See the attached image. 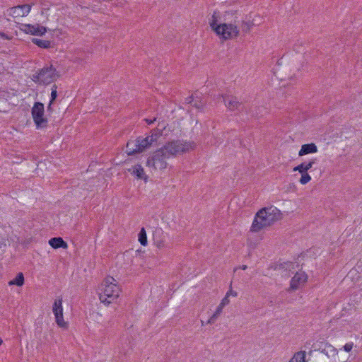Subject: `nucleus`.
Here are the masks:
<instances>
[{"mask_svg": "<svg viewBox=\"0 0 362 362\" xmlns=\"http://www.w3.org/2000/svg\"><path fill=\"white\" fill-rule=\"evenodd\" d=\"M185 101H186V103H188V104H191V105H193V103H194V98H193V95H192V96H189V97L185 99Z\"/></svg>", "mask_w": 362, "mask_h": 362, "instance_id": "obj_35", "label": "nucleus"}, {"mask_svg": "<svg viewBox=\"0 0 362 362\" xmlns=\"http://www.w3.org/2000/svg\"><path fill=\"white\" fill-rule=\"evenodd\" d=\"M156 120V119L154 117L153 119H145V121L148 124H153L155 121Z\"/></svg>", "mask_w": 362, "mask_h": 362, "instance_id": "obj_37", "label": "nucleus"}, {"mask_svg": "<svg viewBox=\"0 0 362 362\" xmlns=\"http://www.w3.org/2000/svg\"><path fill=\"white\" fill-rule=\"evenodd\" d=\"M49 245L54 248H67V243L60 237L58 238H52L49 240Z\"/></svg>", "mask_w": 362, "mask_h": 362, "instance_id": "obj_18", "label": "nucleus"}, {"mask_svg": "<svg viewBox=\"0 0 362 362\" xmlns=\"http://www.w3.org/2000/svg\"><path fill=\"white\" fill-rule=\"evenodd\" d=\"M301 177L300 178V183L301 185H305L311 180V177L308 173H302Z\"/></svg>", "mask_w": 362, "mask_h": 362, "instance_id": "obj_25", "label": "nucleus"}, {"mask_svg": "<svg viewBox=\"0 0 362 362\" xmlns=\"http://www.w3.org/2000/svg\"><path fill=\"white\" fill-rule=\"evenodd\" d=\"M317 151V146L313 144H303L301 146L300 150L298 152L299 156H303L304 155L308 154V153H314Z\"/></svg>", "mask_w": 362, "mask_h": 362, "instance_id": "obj_16", "label": "nucleus"}, {"mask_svg": "<svg viewBox=\"0 0 362 362\" xmlns=\"http://www.w3.org/2000/svg\"><path fill=\"white\" fill-rule=\"evenodd\" d=\"M57 96V86L54 85L52 88V93H51V103H53V102L55 100Z\"/></svg>", "mask_w": 362, "mask_h": 362, "instance_id": "obj_28", "label": "nucleus"}, {"mask_svg": "<svg viewBox=\"0 0 362 362\" xmlns=\"http://www.w3.org/2000/svg\"><path fill=\"white\" fill-rule=\"evenodd\" d=\"M156 244L158 248H162L165 246L163 240H156Z\"/></svg>", "mask_w": 362, "mask_h": 362, "instance_id": "obj_34", "label": "nucleus"}, {"mask_svg": "<svg viewBox=\"0 0 362 362\" xmlns=\"http://www.w3.org/2000/svg\"><path fill=\"white\" fill-rule=\"evenodd\" d=\"M57 74L56 69L52 66L44 67L33 75L32 79L39 84L47 85L57 79Z\"/></svg>", "mask_w": 362, "mask_h": 362, "instance_id": "obj_6", "label": "nucleus"}, {"mask_svg": "<svg viewBox=\"0 0 362 362\" xmlns=\"http://www.w3.org/2000/svg\"><path fill=\"white\" fill-rule=\"evenodd\" d=\"M281 218L282 214L276 207L271 206L262 208L255 214L250 231L257 233L265 228L272 226Z\"/></svg>", "mask_w": 362, "mask_h": 362, "instance_id": "obj_1", "label": "nucleus"}, {"mask_svg": "<svg viewBox=\"0 0 362 362\" xmlns=\"http://www.w3.org/2000/svg\"><path fill=\"white\" fill-rule=\"evenodd\" d=\"M160 136V129H153L151 131V134L146 138H137L139 144L140 152L141 153L149 148L153 143L157 141Z\"/></svg>", "mask_w": 362, "mask_h": 362, "instance_id": "obj_8", "label": "nucleus"}, {"mask_svg": "<svg viewBox=\"0 0 362 362\" xmlns=\"http://www.w3.org/2000/svg\"><path fill=\"white\" fill-rule=\"evenodd\" d=\"M226 107L230 111L243 110V105L238 98L233 95L223 96Z\"/></svg>", "mask_w": 362, "mask_h": 362, "instance_id": "obj_12", "label": "nucleus"}, {"mask_svg": "<svg viewBox=\"0 0 362 362\" xmlns=\"http://www.w3.org/2000/svg\"><path fill=\"white\" fill-rule=\"evenodd\" d=\"M222 310H223V308H221V307H219L218 305V307L216 308V311L212 315V316L209 319V320L207 321V323L208 324H214L216 320L218 318V317L222 313Z\"/></svg>", "mask_w": 362, "mask_h": 362, "instance_id": "obj_23", "label": "nucleus"}, {"mask_svg": "<svg viewBox=\"0 0 362 362\" xmlns=\"http://www.w3.org/2000/svg\"><path fill=\"white\" fill-rule=\"evenodd\" d=\"M8 240L5 238L0 236V254L4 251V248L7 245Z\"/></svg>", "mask_w": 362, "mask_h": 362, "instance_id": "obj_27", "label": "nucleus"}, {"mask_svg": "<svg viewBox=\"0 0 362 362\" xmlns=\"http://www.w3.org/2000/svg\"><path fill=\"white\" fill-rule=\"evenodd\" d=\"M32 42L41 48H49L51 46V42L49 40L33 38Z\"/></svg>", "mask_w": 362, "mask_h": 362, "instance_id": "obj_20", "label": "nucleus"}, {"mask_svg": "<svg viewBox=\"0 0 362 362\" xmlns=\"http://www.w3.org/2000/svg\"><path fill=\"white\" fill-rule=\"evenodd\" d=\"M319 349L321 353L327 356L328 358H334L338 353L337 349L329 344H322L320 346Z\"/></svg>", "mask_w": 362, "mask_h": 362, "instance_id": "obj_14", "label": "nucleus"}, {"mask_svg": "<svg viewBox=\"0 0 362 362\" xmlns=\"http://www.w3.org/2000/svg\"><path fill=\"white\" fill-rule=\"evenodd\" d=\"M228 296H233L234 297H236L238 296V293L236 291H233L231 288L226 293Z\"/></svg>", "mask_w": 362, "mask_h": 362, "instance_id": "obj_33", "label": "nucleus"}, {"mask_svg": "<svg viewBox=\"0 0 362 362\" xmlns=\"http://www.w3.org/2000/svg\"><path fill=\"white\" fill-rule=\"evenodd\" d=\"M126 153L129 155H134L141 153L138 139L129 140L126 146Z\"/></svg>", "mask_w": 362, "mask_h": 362, "instance_id": "obj_13", "label": "nucleus"}, {"mask_svg": "<svg viewBox=\"0 0 362 362\" xmlns=\"http://www.w3.org/2000/svg\"><path fill=\"white\" fill-rule=\"evenodd\" d=\"M24 284V276L23 273H18L16 276L11 281H9V285H16L21 286Z\"/></svg>", "mask_w": 362, "mask_h": 362, "instance_id": "obj_21", "label": "nucleus"}, {"mask_svg": "<svg viewBox=\"0 0 362 362\" xmlns=\"http://www.w3.org/2000/svg\"><path fill=\"white\" fill-rule=\"evenodd\" d=\"M0 37L6 40H11V38L8 37L6 33L0 32Z\"/></svg>", "mask_w": 362, "mask_h": 362, "instance_id": "obj_36", "label": "nucleus"}, {"mask_svg": "<svg viewBox=\"0 0 362 362\" xmlns=\"http://www.w3.org/2000/svg\"><path fill=\"white\" fill-rule=\"evenodd\" d=\"M165 129V124L164 122L158 123V127L155 129H160V136L163 131Z\"/></svg>", "mask_w": 362, "mask_h": 362, "instance_id": "obj_32", "label": "nucleus"}, {"mask_svg": "<svg viewBox=\"0 0 362 362\" xmlns=\"http://www.w3.org/2000/svg\"><path fill=\"white\" fill-rule=\"evenodd\" d=\"M56 322L60 327L63 328L67 327V323L64 320L63 314L62 315L55 316Z\"/></svg>", "mask_w": 362, "mask_h": 362, "instance_id": "obj_26", "label": "nucleus"}, {"mask_svg": "<svg viewBox=\"0 0 362 362\" xmlns=\"http://www.w3.org/2000/svg\"><path fill=\"white\" fill-rule=\"evenodd\" d=\"M308 276L304 272H296L291 280L290 288L297 290L307 281Z\"/></svg>", "mask_w": 362, "mask_h": 362, "instance_id": "obj_11", "label": "nucleus"}, {"mask_svg": "<svg viewBox=\"0 0 362 362\" xmlns=\"http://www.w3.org/2000/svg\"><path fill=\"white\" fill-rule=\"evenodd\" d=\"M169 158L170 156L162 147L153 152V154L148 158L146 166L155 170H164L167 168L168 163L166 160Z\"/></svg>", "mask_w": 362, "mask_h": 362, "instance_id": "obj_5", "label": "nucleus"}, {"mask_svg": "<svg viewBox=\"0 0 362 362\" xmlns=\"http://www.w3.org/2000/svg\"><path fill=\"white\" fill-rule=\"evenodd\" d=\"M52 310L54 316H59L63 314L62 298H59L54 301Z\"/></svg>", "mask_w": 362, "mask_h": 362, "instance_id": "obj_19", "label": "nucleus"}, {"mask_svg": "<svg viewBox=\"0 0 362 362\" xmlns=\"http://www.w3.org/2000/svg\"><path fill=\"white\" fill-rule=\"evenodd\" d=\"M52 103H51V102L49 101V105L47 106V110L48 111H52Z\"/></svg>", "mask_w": 362, "mask_h": 362, "instance_id": "obj_38", "label": "nucleus"}, {"mask_svg": "<svg viewBox=\"0 0 362 362\" xmlns=\"http://www.w3.org/2000/svg\"><path fill=\"white\" fill-rule=\"evenodd\" d=\"M229 296L227 295L225 296V297L222 299L221 303L218 305L219 307L221 308H223L224 306L228 305L230 303V300L228 299Z\"/></svg>", "mask_w": 362, "mask_h": 362, "instance_id": "obj_29", "label": "nucleus"}, {"mask_svg": "<svg viewBox=\"0 0 362 362\" xmlns=\"http://www.w3.org/2000/svg\"><path fill=\"white\" fill-rule=\"evenodd\" d=\"M201 323H202V325H204V321H201Z\"/></svg>", "mask_w": 362, "mask_h": 362, "instance_id": "obj_41", "label": "nucleus"}, {"mask_svg": "<svg viewBox=\"0 0 362 362\" xmlns=\"http://www.w3.org/2000/svg\"><path fill=\"white\" fill-rule=\"evenodd\" d=\"M204 105V103H202L201 100H195L193 103L192 106L195 107L197 109H200L203 107Z\"/></svg>", "mask_w": 362, "mask_h": 362, "instance_id": "obj_30", "label": "nucleus"}, {"mask_svg": "<svg viewBox=\"0 0 362 362\" xmlns=\"http://www.w3.org/2000/svg\"><path fill=\"white\" fill-rule=\"evenodd\" d=\"M20 30L27 34L38 36H42L47 32V28L40 25L39 24H21Z\"/></svg>", "mask_w": 362, "mask_h": 362, "instance_id": "obj_10", "label": "nucleus"}, {"mask_svg": "<svg viewBox=\"0 0 362 362\" xmlns=\"http://www.w3.org/2000/svg\"><path fill=\"white\" fill-rule=\"evenodd\" d=\"M30 9L31 6L29 4L19 5L7 9L6 14L13 18L23 17L27 16L30 13Z\"/></svg>", "mask_w": 362, "mask_h": 362, "instance_id": "obj_9", "label": "nucleus"}, {"mask_svg": "<svg viewBox=\"0 0 362 362\" xmlns=\"http://www.w3.org/2000/svg\"><path fill=\"white\" fill-rule=\"evenodd\" d=\"M305 354L304 352L300 351L296 353L288 362H305Z\"/></svg>", "mask_w": 362, "mask_h": 362, "instance_id": "obj_22", "label": "nucleus"}, {"mask_svg": "<svg viewBox=\"0 0 362 362\" xmlns=\"http://www.w3.org/2000/svg\"><path fill=\"white\" fill-rule=\"evenodd\" d=\"M220 13L214 11L211 17L209 19V23L212 30L223 39L228 40L238 36L239 30L237 26L233 24L219 23Z\"/></svg>", "mask_w": 362, "mask_h": 362, "instance_id": "obj_3", "label": "nucleus"}, {"mask_svg": "<svg viewBox=\"0 0 362 362\" xmlns=\"http://www.w3.org/2000/svg\"><path fill=\"white\" fill-rule=\"evenodd\" d=\"M316 159H312L308 163H302L300 165L293 168V171H298L299 173H308V171L313 168L315 163Z\"/></svg>", "mask_w": 362, "mask_h": 362, "instance_id": "obj_17", "label": "nucleus"}, {"mask_svg": "<svg viewBox=\"0 0 362 362\" xmlns=\"http://www.w3.org/2000/svg\"><path fill=\"white\" fill-rule=\"evenodd\" d=\"M354 346V344L352 342L347 343L344 346V350L346 352H349L351 351L352 348Z\"/></svg>", "mask_w": 362, "mask_h": 362, "instance_id": "obj_31", "label": "nucleus"}, {"mask_svg": "<svg viewBox=\"0 0 362 362\" xmlns=\"http://www.w3.org/2000/svg\"><path fill=\"white\" fill-rule=\"evenodd\" d=\"M129 171L135 175L138 179L147 180L148 177L146 175L144 170L141 165H136L133 166Z\"/></svg>", "mask_w": 362, "mask_h": 362, "instance_id": "obj_15", "label": "nucleus"}, {"mask_svg": "<svg viewBox=\"0 0 362 362\" xmlns=\"http://www.w3.org/2000/svg\"><path fill=\"white\" fill-rule=\"evenodd\" d=\"M3 343V341L2 339L0 338V345H1V344Z\"/></svg>", "mask_w": 362, "mask_h": 362, "instance_id": "obj_40", "label": "nucleus"}, {"mask_svg": "<svg viewBox=\"0 0 362 362\" xmlns=\"http://www.w3.org/2000/svg\"><path fill=\"white\" fill-rule=\"evenodd\" d=\"M196 146V144L192 141L176 139L167 142L163 146V148L169 156H177L194 150Z\"/></svg>", "mask_w": 362, "mask_h": 362, "instance_id": "obj_4", "label": "nucleus"}, {"mask_svg": "<svg viewBox=\"0 0 362 362\" xmlns=\"http://www.w3.org/2000/svg\"><path fill=\"white\" fill-rule=\"evenodd\" d=\"M99 298L101 303L109 305L119 296L121 288L112 276H107L100 286Z\"/></svg>", "mask_w": 362, "mask_h": 362, "instance_id": "obj_2", "label": "nucleus"}, {"mask_svg": "<svg viewBox=\"0 0 362 362\" xmlns=\"http://www.w3.org/2000/svg\"><path fill=\"white\" fill-rule=\"evenodd\" d=\"M240 268L241 269H243V270H245V269L247 268V265H243V266H241Z\"/></svg>", "mask_w": 362, "mask_h": 362, "instance_id": "obj_39", "label": "nucleus"}, {"mask_svg": "<svg viewBox=\"0 0 362 362\" xmlns=\"http://www.w3.org/2000/svg\"><path fill=\"white\" fill-rule=\"evenodd\" d=\"M44 105L40 102H35L32 108V117L37 128H43L47 126V119L44 117Z\"/></svg>", "mask_w": 362, "mask_h": 362, "instance_id": "obj_7", "label": "nucleus"}, {"mask_svg": "<svg viewBox=\"0 0 362 362\" xmlns=\"http://www.w3.org/2000/svg\"><path fill=\"white\" fill-rule=\"evenodd\" d=\"M139 240L142 245H147V236L144 228H142L139 233Z\"/></svg>", "mask_w": 362, "mask_h": 362, "instance_id": "obj_24", "label": "nucleus"}]
</instances>
